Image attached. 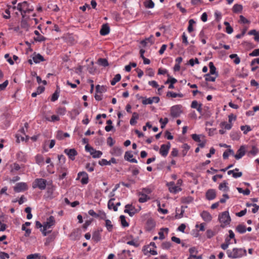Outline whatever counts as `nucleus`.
<instances>
[{
    "instance_id": "obj_1",
    "label": "nucleus",
    "mask_w": 259,
    "mask_h": 259,
    "mask_svg": "<svg viewBox=\"0 0 259 259\" xmlns=\"http://www.w3.org/2000/svg\"><path fill=\"white\" fill-rule=\"evenodd\" d=\"M228 256L231 258H240L246 255V250L243 248H234L227 251Z\"/></svg>"
},
{
    "instance_id": "obj_2",
    "label": "nucleus",
    "mask_w": 259,
    "mask_h": 259,
    "mask_svg": "<svg viewBox=\"0 0 259 259\" xmlns=\"http://www.w3.org/2000/svg\"><path fill=\"white\" fill-rule=\"evenodd\" d=\"M219 220L222 224L221 225L222 228H224L226 225L229 224L231 222V218L228 211H226L220 214L219 216Z\"/></svg>"
},
{
    "instance_id": "obj_3",
    "label": "nucleus",
    "mask_w": 259,
    "mask_h": 259,
    "mask_svg": "<svg viewBox=\"0 0 259 259\" xmlns=\"http://www.w3.org/2000/svg\"><path fill=\"white\" fill-rule=\"evenodd\" d=\"M47 181L43 179H36L33 183V188L38 187L40 190H44L46 187Z\"/></svg>"
},
{
    "instance_id": "obj_4",
    "label": "nucleus",
    "mask_w": 259,
    "mask_h": 259,
    "mask_svg": "<svg viewBox=\"0 0 259 259\" xmlns=\"http://www.w3.org/2000/svg\"><path fill=\"white\" fill-rule=\"evenodd\" d=\"M181 108L182 106L181 105H177L172 106L170 108L171 116L174 118L179 117L182 112Z\"/></svg>"
},
{
    "instance_id": "obj_5",
    "label": "nucleus",
    "mask_w": 259,
    "mask_h": 259,
    "mask_svg": "<svg viewBox=\"0 0 259 259\" xmlns=\"http://www.w3.org/2000/svg\"><path fill=\"white\" fill-rule=\"evenodd\" d=\"M28 189L27 184L25 183H18L16 184V186L14 187V190L15 192H20L24 191Z\"/></svg>"
},
{
    "instance_id": "obj_6",
    "label": "nucleus",
    "mask_w": 259,
    "mask_h": 259,
    "mask_svg": "<svg viewBox=\"0 0 259 259\" xmlns=\"http://www.w3.org/2000/svg\"><path fill=\"white\" fill-rule=\"evenodd\" d=\"M64 153L68 155V157L71 160H74L75 157L77 155L76 150L73 149H65L64 151Z\"/></svg>"
},
{
    "instance_id": "obj_7",
    "label": "nucleus",
    "mask_w": 259,
    "mask_h": 259,
    "mask_svg": "<svg viewBox=\"0 0 259 259\" xmlns=\"http://www.w3.org/2000/svg\"><path fill=\"white\" fill-rule=\"evenodd\" d=\"M81 177H82L81 179V183L82 184L84 185L88 184L89 182V177L87 173L84 171L79 172L78 174L76 180L79 179Z\"/></svg>"
},
{
    "instance_id": "obj_8",
    "label": "nucleus",
    "mask_w": 259,
    "mask_h": 259,
    "mask_svg": "<svg viewBox=\"0 0 259 259\" xmlns=\"http://www.w3.org/2000/svg\"><path fill=\"white\" fill-rule=\"evenodd\" d=\"M55 224V220L53 216H50L48 219H47V221L44 223L43 226L45 227V228L49 229L51 228L53 226H54Z\"/></svg>"
},
{
    "instance_id": "obj_9",
    "label": "nucleus",
    "mask_w": 259,
    "mask_h": 259,
    "mask_svg": "<svg viewBox=\"0 0 259 259\" xmlns=\"http://www.w3.org/2000/svg\"><path fill=\"white\" fill-rule=\"evenodd\" d=\"M245 154V147L244 145L241 146L238 150L237 154L234 155L236 159H239L242 158Z\"/></svg>"
},
{
    "instance_id": "obj_10",
    "label": "nucleus",
    "mask_w": 259,
    "mask_h": 259,
    "mask_svg": "<svg viewBox=\"0 0 259 259\" xmlns=\"http://www.w3.org/2000/svg\"><path fill=\"white\" fill-rule=\"evenodd\" d=\"M206 198L207 200H210L214 199L216 197V192L214 189H209L206 192Z\"/></svg>"
},
{
    "instance_id": "obj_11",
    "label": "nucleus",
    "mask_w": 259,
    "mask_h": 259,
    "mask_svg": "<svg viewBox=\"0 0 259 259\" xmlns=\"http://www.w3.org/2000/svg\"><path fill=\"white\" fill-rule=\"evenodd\" d=\"M110 32V27L107 23L104 24L100 31V33L102 35H106Z\"/></svg>"
},
{
    "instance_id": "obj_12",
    "label": "nucleus",
    "mask_w": 259,
    "mask_h": 259,
    "mask_svg": "<svg viewBox=\"0 0 259 259\" xmlns=\"http://www.w3.org/2000/svg\"><path fill=\"white\" fill-rule=\"evenodd\" d=\"M155 227V222L151 218L149 219L146 223V228L147 231H151Z\"/></svg>"
},
{
    "instance_id": "obj_13",
    "label": "nucleus",
    "mask_w": 259,
    "mask_h": 259,
    "mask_svg": "<svg viewBox=\"0 0 259 259\" xmlns=\"http://www.w3.org/2000/svg\"><path fill=\"white\" fill-rule=\"evenodd\" d=\"M33 61L35 63H39L41 61H44L45 60L42 56L40 54H36L34 53L32 57Z\"/></svg>"
},
{
    "instance_id": "obj_14",
    "label": "nucleus",
    "mask_w": 259,
    "mask_h": 259,
    "mask_svg": "<svg viewBox=\"0 0 259 259\" xmlns=\"http://www.w3.org/2000/svg\"><path fill=\"white\" fill-rule=\"evenodd\" d=\"M168 147H167L165 144L161 146L159 153L163 157H166L168 153Z\"/></svg>"
},
{
    "instance_id": "obj_15",
    "label": "nucleus",
    "mask_w": 259,
    "mask_h": 259,
    "mask_svg": "<svg viewBox=\"0 0 259 259\" xmlns=\"http://www.w3.org/2000/svg\"><path fill=\"white\" fill-rule=\"evenodd\" d=\"M201 216L203 220L206 222H210L212 220V217L211 214L207 211H203L201 213Z\"/></svg>"
},
{
    "instance_id": "obj_16",
    "label": "nucleus",
    "mask_w": 259,
    "mask_h": 259,
    "mask_svg": "<svg viewBox=\"0 0 259 259\" xmlns=\"http://www.w3.org/2000/svg\"><path fill=\"white\" fill-rule=\"evenodd\" d=\"M33 11V9H26V10H23L21 12L22 16V19H29L30 17L29 16L26 15V13H30Z\"/></svg>"
},
{
    "instance_id": "obj_17",
    "label": "nucleus",
    "mask_w": 259,
    "mask_h": 259,
    "mask_svg": "<svg viewBox=\"0 0 259 259\" xmlns=\"http://www.w3.org/2000/svg\"><path fill=\"white\" fill-rule=\"evenodd\" d=\"M80 232L78 229L74 230L70 235V237L71 240H75L79 239L80 236Z\"/></svg>"
},
{
    "instance_id": "obj_18",
    "label": "nucleus",
    "mask_w": 259,
    "mask_h": 259,
    "mask_svg": "<svg viewBox=\"0 0 259 259\" xmlns=\"http://www.w3.org/2000/svg\"><path fill=\"white\" fill-rule=\"evenodd\" d=\"M57 235V233L54 232L48 237L46 238V242L45 243V245H48L50 243L55 240Z\"/></svg>"
},
{
    "instance_id": "obj_19",
    "label": "nucleus",
    "mask_w": 259,
    "mask_h": 259,
    "mask_svg": "<svg viewBox=\"0 0 259 259\" xmlns=\"http://www.w3.org/2000/svg\"><path fill=\"white\" fill-rule=\"evenodd\" d=\"M138 195L139 196H141V197L139 199V201L141 203L145 202L148 199H150V197L143 192H139Z\"/></svg>"
},
{
    "instance_id": "obj_20",
    "label": "nucleus",
    "mask_w": 259,
    "mask_h": 259,
    "mask_svg": "<svg viewBox=\"0 0 259 259\" xmlns=\"http://www.w3.org/2000/svg\"><path fill=\"white\" fill-rule=\"evenodd\" d=\"M208 65L210 68L209 74L218 76V73L216 72V68L214 66L213 63L212 62H210L209 63Z\"/></svg>"
},
{
    "instance_id": "obj_21",
    "label": "nucleus",
    "mask_w": 259,
    "mask_h": 259,
    "mask_svg": "<svg viewBox=\"0 0 259 259\" xmlns=\"http://www.w3.org/2000/svg\"><path fill=\"white\" fill-rule=\"evenodd\" d=\"M92 239L96 242L101 240V235L99 231H96L93 233Z\"/></svg>"
},
{
    "instance_id": "obj_22",
    "label": "nucleus",
    "mask_w": 259,
    "mask_h": 259,
    "mask_svg": "<svg viewBox=\"0 0 259 259\" xmlns=\"http://www.w3.org/2000/svg\"><path fill=\"white\" fill-rule=\"evenodd\" d=\"M29 19H21V27L22 28L25 29L26 31H28L29 29V28L30 27V25L28 23V21Z\"/></svg>"
},
{
    "instance_id": "obj_23",
    "label": "nucleus",
    "mask_w": 259,
    "mask_h": 259,
    "mask_svg": "<svg viewBox=\"0 0 259 259\" xmlns=\"http://www.w3.org/2000/svg\"><path fill=\"white\" fill-rule=\"evenodd\" d=\"M114 200H115L114 198H111L108 203V207L109 209H113L115 211L117 210V207L114 204Z\"/></svg>"
},
{
    "instance_id": "obj_24",
    "label": "nucleus",
    "mask_w": 259,
    "mask_h": 259,
    "mask_svg": "<svg viewBox=\"0 0 259 259\" xmlns=\"http://www.w3.org/2000/svg\"><path fill=\"white\" fill-rule=\"evenodd\" d=\"M139 118V114L137 112H134L132 115V117L130 120V124L131 125H135L137 123V119Z\"/></svg>"
},
{
    "instance_id": "obj_25",
    "label": "nucleus",
    "mask_w": 259,
    "mask_h": 259,
    "mask_svg": "<svg viewBox=\"0 0 259 259\" xmlns=\"http://www.w3.org/2000/svg\"><path fill=\"white\" fill-rule=\"evenodd\" d=\"M122 151L120 148L119 147H114L113 149V151L112 152V154L116 156H119L122 154Z\"/></svg>"
},
{
    "instance_id": "obj_26",
    "label": "nucleus",
    "mask_w": 259,
    "mask_h": 259,
    "mask_svg": "<svg viewBox=\"0 0 259 259\" xmlns=\"http://www.w3.org/2000/svg\"><path fill=\"white\" fill-rule=\"evenodd\" d=\"M243 7L240 4H235L232 9V10L234 13H241L242 11Z\"/></svg>"
},
{
    "instance_id": "obj_27",
    "label": "nucleus",
    "mask_w": 259,
    "mask_h": 259,
    "mask_svg": "<svg viewBox=\"0 0 259 259\" xmlns=\"http://www.w3.org/2000/svg\"><path fill=\"white\" fill-rule=\"evenodd\" d=\"M25 6H28V3L26 1H24L22 3H19L17 6V9L20 11L21 12L23 10H24V8L25 7Z\"/></svg>"
},
{
    "instance_id": "obj_28",
    "label": "nucleus",
    "mask_w": 259,
    "mask_h": 259,
    "mask_svg": "<svg viewBox=\"0 0 259 259\" xmlns=\"http://www.w3.org/2000/svg\"><path fill=\"white\" fill-rule=\"evenodd\" d=\"M236 231H237L239 233L242 234L244 233L246 231V228L245 225L242 224H239L236 228Z\"/></svg>"
},
{
    "instance_id": "obj_29",
    "label": "nucleus",
    "mask_w": 259,
    "mask_h": 259,
    "mask_svg": "<svg viewBox=\"0 0 259 259\" xmlns=\"http://www.w3.org/2000/svg\"><path fill=\"white\" fill-rule=\"evenodd\" d=\"M107 91L106 87L105 86L102 85L100 86V85H97L96 87V92L98 93H102L103 92H105Z\"/></svg>"
},
{
    "instance_id": "obj_30",
    "label": "nucleus",
    "mask_w": 259,
    "mask_h": 259,
    "mask_svg": "<svg viewBox=\"0 0 259 259\" xmlns=\"http://www.w3.org/2000/svg\"><path fill=\"white\" fill-rule=\"evenodd\" d=\"M228 183L224 181L222 183L220 184L219 186V189L220 190H222L223 188H224V191L225 192H227L229 191V187L227 186Z\"/></svg>"
},
{
    "instance_id": "obj_31",
    "label": "nucleus",
    "mask_w": 259,
    "mask_h": 259,
    "mask_svg": "<svg viewBox=\"0 0 259 259\" xmlns=\"http://www.w3.org/2000/svg\"><path fill=\"white\" fill-rule=\"evenodd\" d=\"M144 6L147 8H153L154 6V3L152 0H147L144 3Z\"/></svg>"
},
{
    "instance_id": "obj_32",
    "label": "nucleus",
    "mask_w": 259,
    "mask_h": 259,
    "mask_svg": "<svg viewBox=\"0 0 259 259\" xmlns=\"http://www.w3.org/2000/svg\"><path fill=\"white\" fill-rule=\"evenodd\" d=\"M190 146L187 144H184L182 146V148L183 149L182 153L183 156H185L186 155L188 151L190 149Z\"/></svg>"
},
{
    "instance_id": "obj_33",
    "label": "nucleus",
    "mask_w": 259,
    "mask_h": 259,
    "mask_svg": "<svg viewBox=\"0 0 259 259\" xmlns=\"http://www.w3.org/2000/svg\"><path fill=\"white\" fill-rule=\"evenodd\" d=\"M121 79V75L120 74H117L115 75L113 79L111 81V84L114 85L116 82L119 81Z\"/></svg>"
},
{
    "instance_id": "obj_34",
    "label": "nucleus",
    "mask_w": 259,
    "mask_h": 259,
    "mask_svg": "<svg viewBox=\"0 0 259 259\" xmlns=\"http://www.w3.org/2000/svg\"><path fill=\"white\" fill-rule=\"evenodd\" d=\"M93 158H99L102 155V152L100 151H97L96 150H94L92 152H91V154Z\"/></svg>"
},
{
    "instance_id": "obj_35",
    "label": "nucleus",
    "mask_w": 259,
    "mask_h": 259,
    "mask_svg": "<svg viewBox=\"0 0 259 259\" xmlns=\"http://www.w3.org/2000/svg\"><path fill=\"white\" fill-rule=\"evenodd\" d=\"M59 89L58 87H57L56 91L55 92V93L53 94L52 96L51 101L52 102H54L58 99L59 96Z\"/></svg>"
},
{
    "instance_id": "obj_36",
    "label": "nucleus",
    "mask_w": 259,
    "mask_h": 259,
    "mask_svg": "<svg viewBox=\"0 0 259 259\" xmlns=\"http://www.w3.org/2000/svg\"><path fill=\"white\" fill-rule=\"evenodd\" d=\"M140 98H142L143 99L142 103L144 105L151 104L153 103V101L152 100L151 98H146L143 97H140Z\"/></svg>"
},
{
    "instance_id": "obj_37",
    "label": "nucleus",
    "mask_w": 259,
    "mask_h": 259,
    "mask_svg": "<svg viewBox=\"0 0 259 259\" xmlns=\"http://www.w3.org/2000/svg\"><path fill=\"white\" fill-rule=\"evenodd\" d=\"M120 219L122 227H126L129 226L128 223L125 220V216H124L123 215H120Z\"/></svg>"
},
{
    "instance_id": "obj_38",
    "label": "nucleus",
    "mask_w": 259,
    "mask_h": 259,
    "mask_svg": "<svg viewBox=\"0 0 259 259\" xmlns=\"http://www.w3.org/2000/svg\"><path fill=\"white\" fill-rule=\"evenodd\" d=\"M98 62L100 65L104 67L107 66L109 65L108 62L106 59L100 58L98 60Z\"/></svg>"
},
{
    "instance_id": "obj_39",
    "label": "nucleus",
    "mask_w": 259,
    "mask_h": 259,
    "mask_svg": "<svg viewBox=\"0 0 259 259\" xmlns=\"http://www.w3.org/2000/svg\"><path fill=\"white\" fill-rule=\"evenodd\" d=\"M105 226L107 228V229L109 231H111L113 228V226L111 224V222L109 220H105Z\"/></svg>"
},
{
    "instance_id": "obj_40",
    "label": "nucleus",
    "mask_w": 259,
    "mask_h": 259,
    "mask_svg": "<svg viewBox=\"0 0 259 259\" xmlns=\"http://www.w3.org/2000/svg\"><path fill=\"white\" fill-rule=\"evenodd\" d=\"M210 74L208 73L205 75V80L206 81H214L217 76H211L210 75Z\"/></svg>"
},
{
    "instance_id": "obj_41",
    "label": "nucleus",
    "mask_w": 259,
    "mask_h": 259,
    "mask_svg": "<svg viewBox=\"0 0 259 259\" xmlns=\"http://www.w3.org/2000/svg\"><path fill=\"white\" fill-rule=\"evenodd\" d=\"M240 128L242 131H243V133L244 134H247V133L250 131L251 130V128H250V127L249 126V125H242L241 127H240Z\"/></svg>"
},
{
    "instance_id": "obj_42",
    "label": "nucleus",
    "mask_w": 259,
    "mask_h": 259,
    "mask_svg": "<svg viewBox=\"0 0 259 259\" xmlns=\"http://www.w3.org/2000/svg\"><path fill=\"white\" fill-rule=\"evenodd\" d=\"M169 190L171 193H176L177 192L181 191V188L178 186H174L172 187H169Z\"/></svg>"
},
{
    "instance_id": "obj_43",
    "label": "nucleus",
    "mask_w": 259,
    "mask_h": 259,
    "mask_svg": "<svg viewBox=\"0 0 259 259\" xmlns=\"http://www.w3.org/2000/svg\"><path fill=\"white\" fill-rule=\"evenodd\" d=\"M98 218L105 220L106 219V214L105 212L99 210L98 212Z\"/></svg>"
},
{
    "instance_id": "obj_44",
    "label": "nucleus",
    "mask_w": 259,
    "mask_h": 259,
    "mask_svg": "<svg viewBox=\"0 0 259 259\" xmlns=\"http://www.w3.org/2000/svg\"><path fill=\"white\" fill-rule=\"evenodd\" d=\"M238 191L240 193H243L244 195H248L250 194V190L248 189H246L245 190H243L242 188H237Z\"/></svg>"
},
{
    "instance_id": "obj_45",
    "label": "nucleus",
    "mask_w": 259,
    "mask_h": 259,
    "mask_svg": "<svg viewBox=\"0 0 259 259\" xmlns=\"http://www.w3.org/2000/svg\"><path fill=\"white\" fill-rule=\"evenodd\" d=\"M66 112V108L65 107H60L57 110V113L59 115H64Z\"/></svg>"
},
{
    "instance_id": "obj_46",
    "label": "nucleus",
    "mask_w": 259,
    "mask_h": 259,
    "mask_svg": "<svg viewBox=\"0 0 259 259\" xmlns=\"http://www.w3.org/2000/svg\"><path fill=\"white\" fill-rule=\"evenodd\" d=\"M35 160H36V162L37 164H40L41 163L44 162V159L41 155H37L35 157Z\"/></svg>"
},
{
    "instance_id": "obj_47",
    "label": "nucleus",
    "mask_w": 259,
    "mask_h": 259,
    "mask_svg": "<svg viewBox=\"0 0 259 259\" xmlns=\"http://www.w3.org/2000/svg\"><path fill=\"white\" fill-rule=\"evenodd\" d=\"M162 248L165 249H168L171 246V243L170 242H164L161 245Z\"/></svg>"
},
{
    "instance_id": "obj_48",
    "label": "nucleus",
    "mask_w": 259,
    "mask_h": 259,
    "mask_svg": "<svg viewBox=\"0 0 259 259\" xmlns=\"http://www.w3.org/2000/svg\"><path fill=\"white\" fill-rule=\"evenodd\" d=\"M48 8L52 9L55 12H57L59 10V8L56 5H54L53 4H49L48 6Z\"/></svg>"
},
{
    "instance_id": "obj_49",
    "label": "nucleus",
    "mask_w": 259,
    "mask_h": 259,
    "mask_svg": "<svg viewBox=\"0 0 259 259\" xmlns=\"http://www.w3.org/2000/svg\"><path fill=\"white\" fill-rule=\"evenodd\" d=\"M168 121V118H165L164 119V120L163 121V119L162 118H160V120H159V122L161 123V128H164L165 125L167 123Z\"/></svg>"
},
{
    "instance_id": "obj_50",
    "label": "nucleus",
    "mask_w": 259,
    "mask_h": 259,
    "mask_svg": "<svg viewBox=\"0 0 259 259\" xmlns=\"http://www.w3.org/2000/svg\"><path fill=\"white\" fill-rule=\"evenodd\" d=\"M258 148L256 146H253L252 147V150L249 152V153H250L253 155H255L258 153Z\"/></svg>"
},
{
    "instance_id": "obj_51",
    "label": "nucleus",
    "mask_w": 259,
    "mask_h": 259,
    "mask_svg": "<svg viewBox=\"0 0 259 259\" xmlns=\"http://www.w3.org/2000/svg\"><path fill=\"white\" fill-rule=\"evenodd\" d=\"M99 164L101 166L110 165V162H109V161H107L106 159H102L99 161Z\"/></svg>"
},
{
    "instance_id": "obj_52",
    "label": "nucleus",
    "mask_w": 259,
    "mask_h": 259,
    "mask_svg": "<svg viewBox=\"0 0 259 259\" xmlns=\"http://www.w3.org/2000/svg\"><path fill=\"white\" fill-rule=\"evenodd\" d=\"M46 37H45L44 36H42L40 35L39 36H38L34 38V40L35 41H38V42L44 41L46 40Z\"/></svg>"
},
{
    "instance_id": "obj_53",
    "label": "nucleus",
    "mask_w": 259,
    "mask_h": 259,
    "mask_svg": "<svg viewBox=\"0 0 259 259\" xmlns=\"http://www.w3.org/2000/svg\"><path fill=\"white\" fill-rule=\"evenodd\" d=\"M192 201L193 198L190 196L185 197L182 199V201L183 203H189L191 202Z\"/></svg>"
},
{
    "instance_id": "obj_54",
    "label": "nucleus",
    "mask_w": 259,
    "mask_h": 259,
    "mask_svg": "<svg viewBox=\"0 0 259 259\" xmlns=\"http://www.w3.org/2000/svg\"><path fill=\"white\" fill-rule=\"evenodd\" d=\"M221 125L222 126H224L225 127V128L226 129V130H230L232 127V125L231 124H230V123H227L226 122L224 121V122H222L221 123Z\"/></svg>"
},
{
    "instance_id": "obj_55",
    "label": "nucleus",
    "mask_w": 259,
    "mask_h": 259,
    "mask_svg": "<svg viewBox=\"0 0 259 259\" xmlns=\"http://www.w3.org/2000/svg\"><path fill=\"white\" fill-rule=\"evenodd\" d=\"M133 156V154L131 153V152L127 151L125 153L124 155V158L126 160H129L131 158H132Z\"/></svg>"
},
{
    "instance_id": "obj_56",
    "label": "nucleus",
    "mask_w": 259,
    "mask_h": 259,
    "mask_svg": "<svg viewBox=\"0 0 259 259\" xmlns=\"http://www.w3.org/2000/svg\"><path fill=\"white\" fill-rule=\"evenodd\" d=\"M187 206H182L181 207V213L178 215V214H177L175 216L176 218H177L178 217L179 218H181L183 217V213H184V211H185V208H187Z\"/></svg>"
},
{
    "instance_id": "obj_57",
    "label": "nucleus",
    "mask_w": 259,
    "mask_h": 259,
    "mask_svg": "<svg viewBox=\"0 0 259 259\" xmlns=\"http://www.w3.org/2000/svg\"><path fill=\"white\" fill-rule=\"evenodd\" d=\"M215 235V233L211 230H207L206 231V236L208 238H210L212 237H213Z\"/></svg>"
},
{
    "instance_id": "obj_58",
    "label": "nucleus",
    "mask_w": 259,
    "mask_h": 259,
    "mask_svg": "<svg viewBox=\"0 0 259 259\" xmlns=\"http://www.w3.org/2000/svg\"><path fill=\"white\" fill-rule=\"evenodd\" d=\"M249 55L250 56H259V49L253 50Z\"/></svg>"
},
{
    "instance_id": "obj_59",
    "label": "nucleus",
    "mask_w": 259,
    "mask_h": 259,
    "mask_svg": "<svg viewBox=\"0 0 259 259\" xmlns=\"http://www.w3.org/2000/svg\"><path fill=\"white\" fill-rule=\"evenodd\" d=\"M130 210H131V212L129 213V215L131 217L133 216L135 214H136V213H137L138 212V210L137 209H136L134 206L132 207L130 209Z\"/></svg>"
},
{
    "instance_id": "obj_60",
    "label": "nucleus",
    "mask_w": 259,
    "mask_h": 259,
    "mask_svg": "<svg viewBox=\"0 0 259 259\" xmlns=\"http://www.w3.org/2000/svg\"><path fill=\"white\" fill-rule=\"evenodd\" d=\"M8 84V80H6L2 84H0V91H3L5 89Z\"/></svg>"
},
{
    "instance_id": "obj_61",
    "label": "nucleus",
    "mask_w": 259,
    "mask_h": 259,
    "mask_svg": "<svg viewBox=\"0 0 259 259\" xmlns=\"http://www.w3.org/2000/svg\"><path fill=\"white\" fill-rule=\"evenodd\" d=\"M247 27H245L242 30V32H241L240 34H238L236 35V37L237 38H240L242 36H243L245 34V33H246V31L247 30Z\"/></svg>"
},
{
    "instance_id": "obj_62",
    "label": "nucleus",
    "mask_w": 259,
    "mask_h": 259,
    "mask_svg": "<svg viewBox=\"0 0 259 259\" xmlns=\"http://www.w3.org/2000/svg\"><path fill=\"white\" fill-rule=\"evenodd\" d=\"M240 21L243 23H249V21L246 19L243 16L240 15Z\"/></svg>"
},
{
    "instance_id": "obj_63",
    "label": "nucleus",
    "mask_w": 259,
    "mask_h": 259,
    "mask_svg": "<svg viewBox=\"0 0 259 259\" xmlns=\"http://www.w3.org/2000/svg\"><path fill=\"white\" fill-rule=\"evenodd\" d=\"M192 138L193 140L197 142H200L201 141L199 136L197 134H193L192 135Z\"/></svg>"
},
{
    "instance_id": "obj_64",
    "label": "nucleus",
    "mask_w": 259,
    "mask_h": 259,
    "mask_svg": "<svg viewBox=\"0 0 259 259\" xmlns=\"http://www.w3.org/2000/svg\"><path fill=\"white\" fill-rule=\"evenodd\" d=\"M107 143L110 146H112L114 143L112 138L111 137H109L107 138Z\"/></svg>"
}]
</instances>
